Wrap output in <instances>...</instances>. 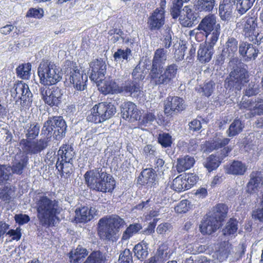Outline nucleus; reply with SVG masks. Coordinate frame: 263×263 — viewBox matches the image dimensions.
<instances>
[{
	"mask_svg": "<svg viewBox=\"0 0 263 263\" xmlns=\"http://www.w3.org/2000/svg\"><path fill=\"white\" fill-rule=\"evenodd\" d=\"M14 219L19 225H23L28 223L30 221V218L28 215L18 214L15 215Z\"/></svg>",
	"mask_w": 263,
	"mask_h": 263,
	"instance_id": "obj_62",
	"label": "nucleus"
},
{
	"mask_svg": "<svg viewBox=\"0 0 263 263\" xmlns=\"http://www.w3.org/2000/svg\"><path fill=\"white\" fill-rule=\"evenodd\" d=\"M116 112V106L108 100L96 104L90 110L87 119L89 122L100 123L111 118Z\"/></svg>",
	"mask_w": 263,
	"mask_h": 263,
	"instance_id": "obj_6",
	"label": "nucleus"
},
{
	"mask_svg": "<svg viewBox=\"0 0 263 263\" xmlns=\"http://www.w3.org/2000/svg\"><path fill=\"white\" fill-rule=\"evenodd\" d=\"M196 20V14L189 6H185L182 10L179 18L180 24L183 27H190Z\"/></svg>",
	"mask_w": 263,
	"mask_h": 263,
	"instance_id": "obj_24",
	"label": "nucleus"
},
{
	"mask_svg": "<svg viewBox=\"0 0 263 263\" xmlns=\"http://www.w3.org/2000/svg\"><path fill=\"white\" fill-rule=\"evenodd\" d=\"M132 77L134 79L136 80H143L145 76L143 72V70L140 66L137 65L135 69L133 70L132 72Z\"/></svg>",
	"mask_w": 263,
	"mask_h": 263,
	"instance_id": "obj_64",
	"label": "nucleus"
},
{
	"mask_svg": "<svg viewBox=\"0 0 263 263\" xmlns=\"http://www.w3.org/2000/svg\"><path fill=\"white\" fill-rule=\"evenodd\" d=\"M56 167L59 171H61L63 174H65L69 176L72 172V162H62V161H60L59 158L56 163Z\"/></svg>",
	"mask_w": 263,
	"mask_h": 263,
	"instance_id": "obj_46",
	"label": "nucleus"
},
{
	"mask_svg": "<svg viewBox=\"0 0 263 263\" xmlns=\"http://www.w3.org/2000/svg\"><path fill=\"white\" fill-rule=\"evenodd\" d=\"M187 186L185 179H184L182 175H180L174 179L172 185V189L178 192L188 190Z\"/></svg>",
	"mask_w": 263,
	"mask_h": 263,
	"instance_id": "obj_45",
	"label": "nucleus"
},
{
	"mask_svg": "<svg viewBox=\"0 0 263 263\" xmlns=\"http://www.w3.org/2000/svg\"><path fill=\"white\" fill-rule=\"evenodd\" d=\"M31 64L30 63L22 64L16 69L17 76L24 80L29 79L31 74Z\"/></svg>",
	"mask_w": 263,
	"mask_h": 263,
	"instance_id": "obj_39",
	"label": "nucleus"
},
{
	"mask_svg": "<svg viewBox=\"0 0 263 263\" xmlns=\"http://www.w3.org/2000/svg\"><path fill=\"white\" fill-rule=\"evenodd\" d=\"M214 89L215 83L212 81L205 82L204 86L201 88L202 92L206 97L210 96L213 92Z\"/></svg>",
	"mask_w": 263,
	"mask_h": 263,
	"instance_id": "obj_58",
	"label": "nucleus"
},
{
	"mask_svg": "<svg viewBox=\"0 0 263 263\" xmlns=\"http://www.w3.org/2000/svg\"><path fill=\"white\" fill-rule=\"evenodd\" d=\"M91 72L89 78L95 83H98L104 78L106 71L105 62L102 59H97L90 64Z\"/></svg>",
	"mask_w": 263,
	"mask_h": 263,
	"instance_id": "obj_14",
	"label": "nucleus"
},
{
	"mask_svg": "<svg viewBox=\"0 0 263 263\" xmlns=\"http://www.w3.org/2000/svg\"><path fill=\"white\" fill-rule=\"evenodd\" d=\"M247 170L246 165L239 161H234L226 168L227 173L233 175H243Z\"/></svg>",
	"mask_w": 263,
	"mask_h": 263,
	"instance_id": "obj_30",
	"label": "nucleus"
},
{
	"mask_svg": "<svg viewBox=\"0 0 263 263\" xmlns=\"http://www.w3.org/2000/svg\"><path fill=\"white\" fill-rule=\"evenodd\" d=\"M261 84L262 86L260 88L263 91V77L261 79ZM241 108L248 109L252 111V114L254 115L263 114V97L260 94L255 101L252 100L243 101L241 105Z\"/></svg>",
	"mask_w": 263,
	"mask_h": 263,
	"instance_id": "obj_19",
	"label": "nucleus"
},
{
	"mask_svg": "<svg viewBox=\"0 0 263 263\" xmlns=\"http://www.w3.org/2000/svg\"><path fill=\"white\" fill-rule=\"evenodd\" d=\"M235 3L233 0H223L219 6V14L223 21L229 20L234 9Z\"/></svg>",
	"mask_w": 263,
	"mask_h": 263,
	"instance_id": "obj_25",
	"label": "nucleus"
},
{
	"mask_svg": "<svg viewBox=\"0 0 263 263\" xmlns=\"http://www.w3.org/2000/svg\"><path fill=\"white\" fill-rule=\"evenodd\" d=\"M37 74L40 83L44 86L56 84L62 78V73L59 67L52 62L42 60L38 67Z\"/></svg>",
	"mask_w": 263,
	"mask_h": 263,
	"instance_id": "obj_5",
	"label": "nucleus"
},
{
	"mask_svg": "<svg viewBox=\"0 0 263 263\" xmlns=\"http://www.w3.org/2000/svg\"><path fill=\"white\" fill-rule=\"evenodd\" d=\"M194 157L186 155L177 159L176 169L178 173L190 169L195 163Z\"/></svg>",
	"mask_w": 263,
	"mask_h": 263,
	"instance_id": "obj_31",
	"label": "nucleus"
},
{
	"mask_svg": "<svg viewBox=\"0 0 263 263\" xmlns=\"http://www.w3.org/2000/svg\"><path fill=\"white\" fill-rule=\"evenodd\" d=\"M243 31L246 37L254 44H258L263 38V33L257 29V19L255 17L246 16L243 19Z\"/></svg>",
	"mask_w": 263,
	"mask_h": 263,
	"instance_id": "obj_10",
	"label": "nucleus"
},
{
	"mask_svg": "<svg viewBox=\"0 0 263 263\" xmlns=\"http://www.w3.org/2000/svg\"><path fill=\"white\" fill-rule=\"evenodd\" d=\"M142 228V226L140 223L130 224L124 231L122 239L125 241L128 240L134 235L137 234Z\"/></svg>",
	"mask_w": 263,
	"mask_h": 263,
	"instance_id": "obj_42",
	"label": "nucleus"
},
{
	"mask_svg": "<svg viewBox=\"0 0 263 263\" xmlns=\"http://www.w3.org/2000/svg\"><path fill=\"white\" fill-rule=\"evenodd\" d=\"M164 111L165 114L170 115L174 112H179L185 109L184 100L178 97H169L165 101Z\"/></svg>",
	"mask_w": 263,
	"mask_h": 263,
	"instance_id": "obj_15",
	"label": "nucleus"
},
{
	"mask_svg": "<svg viewBox=\"0 0 263 263\" xmlns=\"http://www.w3.org/2000/svg\"><path fill=\"white\" fill-rule=\"evenodd\" d=\"M11 96L14 98H17L16 102L20 101L23 105L29 106L32 102V93L30 91L28 85L19 81L15 84L13 90L11 91Z\"/></svg>",
	"mask_w": 263,
	"mask_h": 263,
	"instance_id": "obj_11",
	"label": "nucleus"
},
{
	"mask_svg": "<svg viewBox=\"0 0 263 263\" xmlns=\"http://www.w3.org/2000/svg\"><path fill=\"white\" fill-rule=\"evenodd\" d=\"M69 80L70 82L73 84L74 88L82 91L84 90L86 87L87 76L85 74L81 73L79 70L74 68L70 70Z\"/></svg>",
	"mask_w": 263,
	"mask_h": 263,
	"instance_id": "obj_20",
	"label": "nucleus"
},
{
	"mask_svg": "<svg viewBox=\"0 0 263 263\" xmlns=\"http://www.w3.org/2000/svg\"><path fill=\"white\" fill-rule=\"evenodd\" d=\"M44 11L42 9H30L27 13V17H34L37 18H41L43 15Z\"/></svg>",
	"mask_w": 263,
	"mask_h": 263,
	"instance_id": "obj_59",
	"label": "nucleus"
},
{
	"mask_svg": "<svg viewBox=\"0 0 263 263\" xmlns=\"http://www.w3.org/2000/svg\"><path fill=\"white\" fill-rule=\"evenodd\" d=\"M244 127V123L240 120L235 119L227 131L228 136L232 137L238 135L242 131Z\"/></svg>",
	"mask_w": 263,
	"mask_h": 263,
	"instance_id": "obj_35",
	"label": "nucleus"
},
{
	"mask_svg": "<svg viewBox=\"0 0 263 263\" xmlns=\"http://www.w3.org/2000/svg\"><path fill=\"white\" fill-rule=\"evenodd\" d=\"M88 254L87 250L79 245L68 253L69 261L70 263H81Z\"/></svg>",
	"mask_w": 263,
	"mask_h": 263,
	"instance_id": "obj_27",
	"label": "nucleus"
},
{
	"mask_svg": "<svg viewBox=\"0 0 263 263\" xmlns=\"http://www.w3.org/2000/svg\"><path fill=\"white\" fill-rule=\"evenodd\" d=\"M248 73L245 68L237 67L231 71L225 81V87L235 92L239 91L242 86L249 81Z\"/></svg>",
	"mask_w": 263,
	"mask_h": 263,
	"instance_id": "obj_9",
	"label": "nucleus"
},
{
	"mask_svg": "<svg viewBox=\"0 0 263 263\" xmlns=\"http://www.w3.org/2000/svg\"><path fill=\"white\" fill-rule=\"evenodd\" d=\"M183 176L184 179H185L186 185L187 186V189H191L194 185H195L198 180V177L196 174H187Z\"/></svg>",
	"mask_w": 263,
	"mask_h": 263,
	"instance_id": "obj_57",
	"label": "nucleus"
},
{
	"mask_svg": "<svg viewBox=\"0 0 263 263\" xmlns=\"http://www.w3.org/2000/svg\"><path fill=\"white\" fill-rule=\"evenodd\" d=\"M183 5L179 3V2H175L174 0L173 3V6L171 9V15L174 19L179 17L180 14L182 13V7Z\"/></svg>",
	"mask_w": 263,
	"mask_h": 263,
	"instance_id": "obj_54",
	"label": "nucleus"
},
{
	"mask_svg": "<svg viewBox=\"0 0 263 263\" xmlns=\"http://www.w3.org/2000/svg\"><path fill=\"white\" fill-rule=\"evenodd\" d=\"M119 261L120 263H133V256L129 249H125L119 256Z\"/></svg>",
	"mask_w": 263,
	"mask_h": 263,
	"instance_id": "obj_56",
	"label": "nucleus"
},
{
	"mask_svg": "<svg viewBox=\"0 0 263 263\" xmlns=\"http://www.w3.org/2000/svg\"><path fill=\"white\" fill-rule=\"evenodd\" d=\"M215 5V0H197L196 7L199 11H211Z\"/></svg>",
	"mask_w": 263,
	"mask_h": 263,
	"instance_id": "obj_44",
	"label": "nucleus"
},
{
	"mask_svg": "<svg viewBox=\"0 0 263 263\" xmlns=\"http://www.w3.org/2000/svg\"><path fill=\"white\" fill-rule=\"evenodd\" d=\"M188 202L186 200L181 201L175 208V211L178 213H185L188 211Z\"/></svg>",
	"mask_w": 263,
	"mask_h": 263,
	"instance_id": "obj_63",
	"label": "nucleus"
},
{
	"mask_svg": "<svg viewBox=\"0 0 263 263\" xmlns=\"http://www.w3.org/2000/svg\"><path fill=\"white\" fill-rule=\"evenodd\" d=\"M255 0H233L240 15L245 14L253 5Z\"/></svg>",
	"mask_w": 263,
	"mask_h": 263,
	"instance_id": "obj_38",
	"label": "nucleus"
},
{
	"mask_svg": "<svg viewBox=\"0 0 263 263\" xmlns=\"http://www.w3.org/2000/svg\"><path fill=\"white\" fill-rule=\"evenodd\" d=\"M96 83L99 91L104 95L122 93L121 86H119L113 80L109 79H103V78L102 80Z\"/></svg>",
	"mask_w": 263,
	"mask_h": 263,
	"instance_id": "obj_18",
	"label": "nucleus"
},
{
	"mask_svg": "<svg viewBox=\"0 0 263 263\" xmlns=\"http://www.w3.org/2000/svg\"><path fill=\"white\" fill-rule=\"evenodd\" d=\"M229 141L230 139L228 138L216 137L211 143V148L213 149L221 148L228 144Z\"/></svg>",
	"mask_w": 263,
	"mask_h": 263,
	"instance_id": "obj_53",
	"label": "nucleus"
},
{
	"mask_svg": "<svg viewBox=\"0 0 263 263\" xmlns=\"http://www.w3.org/2000/svg\"><path fill=\"white\" fill-rule=\"evenodd\" d=\"M67 125L61 116L49 117L44 123L42 129V134L47 137L53 134L57 140H60L65 136Z\"/></svg>",
	"mask_w": 263,
	"mask_h": 263,
	"instance_id": "obj_7",
	"label": "nucleus"
},
{
	"mask_svg": "<svg viewBox=\"0 0 263 263\" xmlns=\"http://www.w3.org/2000/svg\"><path fill=\"white\" fill-rule=\"evenodd\" d=\"M84 178L86 184L90 189L102 193L112 192L116 185L112 177L103 172L102 169L87 171Z\"/></svg>",
	"mask_w": 263,
	"mask_h": 263,
	"instance_id": "obj_3",
	"label": "nucleus"
},
{
	"mask_svg": "<svg viewBox=\"0 0 263 263\" xmlns=\"http://www.w3.org/2000/svg\"><path fill=\"white\" fill-rule=\"evenodd\" d=\"M155 171L152 168L144 170L139 177L138 182L141 185H144L148 183H153L156 177Z\"/></svg>",
	"mask_w": 263,
	"mask_h": 263,
	"instance_id": "obj_33",
	"label": "nucleus"
},
{
	"mask_svg": "<svg viewBox=\"0 0 263 263\" xmlns=\"http://www.w3.org/2000/svg\"><path fill=\"white\" fill-rule=\"evenodd\" d=\"M121 111L122 118L126 120L132 119L139 120L141 116V112L138 109L137 106L130 101L122 104Z\"/></svg>",
	"mask_w": 263,
	"mask_h": 263,
	"instance_id": "obj_17",
	"label": "nucleus"
},
{
	"mask_svg": "<svg viewBox=\"0 0 263 263\" xmlns=\"http://www.w3.org/2000/svg\"><path fill=\"white\" fill-rule=\"evenodd\" d=\"M172 229V225L169 223L165 222L158 225L157 228V232L160 234H164L170 232Z\"/></svg>",
	"mask_w": 263,
	"mask_h": 263,
	"instance_id": "obj_61",
	"label": "nucleus"
},
{
	"mask_svg": "<svg viewBox=\"0 0 263 263\" xmlns=\"http://www.w3.org/2000/svg\"><path fill=\"white\" fill-rule=\"evenodd\" d=\"M166 59V50L163 48H159L155 51L149 73L151 82L155 85H169L176 77L178 71L176 64H172L163 68V65Z\"/></svg>",
	"mask_w": 263,
	"mask_h": 263,
	"instance_id": "obj_1",
	"label": "nucleus"
},
{
	"mask_svg": "<svg viewBox=\"0 0 263 263\" xmlns=\"http://www.w3.org/2000/svg\"><path fill=\"white\" fill-rule=\"evenodd\" d=\"M148 244L143 241L137 244L133 249L135 256L142 261L145 259L148 254Z\"/></svg>",
	"mask_w": 263,
	"mask_h": 263,
	"instance_id": "obj_34",
	"label": "nucleus"
},
{
	"mask_svg": "<svg viewBox=\"0 0 263 263\" xmlns=\"http://www.w3.org/2000/svg\"><path fill=\"white\" fill-rule=\"evenodd\" d=\"M246 51V54L244 55L243 57L246 58L248 60H251L252 58L255 59L257 57L258 50L252 44H249Z\"/></svg>",
	"mask_w": 263,
	"mask_h": 263,
	"instance_id": "obj_60",
	"label": "nucleus"
},
{
	"mask_svg": "<svg viewBox=\"0 0 263 263\" xmlns=\"http://www.w3.org/2000/svg\"><path fill=\"white\" fill-rule=\"evenodd\" d=\"M105 255L100 251H93L83 263H104Z\"/></svg>",
	"mask_w": 263,
	"mask_h": 263,
	"instance_id": "obj_43",
	"label": "nucleus"
},
{
	"mask_svg": "<svg viewBox=\"0 0 263 263\" xmlns=\"http://www.w3.org/2000/svg\"><path fill=\"white\" fill-rule=\"evenodd\" d=\"M205 32L199 29H198V26L194 30L191 31L190 35L191 36H194L195 39L198 42H201L204 40L205 37L208 40V43H209V38L210 35L208 33H204Z\"/></svg>",
	"mask_w": 263,
	"mask_h": 263,
	"instance_id": "obj_52",
	"label": "nucleus"
},
{
	"mask_svg": "<svg viewBox=\"0 0 263 263\" xmlns=\"http://www.w3.org/2000/svg\"><path fill=\"white\" fill-rule=\"evenodd\" d=\"M39 132L40 126L37 123L30 124L26 128L25 132L26 137L27 139L33 140L39 135Z\"/></svg>",
	"mask_w": 263,
	"mask_h": 263,
	"instance_id": "obj_49",
	"label": "nucleus"
},
{
	"mask_svg": "<svg viewBox=\"0 0 263 263\" xmlns=\"http://www.w3.org/2000/svg\"><path fill=\"white\" fill-rule=\"evenodd\" d=\"M198 29L203 30L210 35L209 43L215 45L219 37L220 24L217 21V17L213 14H209L204 17L198 25Z\"/></svg>",
	"mask_w": 263,
	"mask_h": 263,
	"instance_id": "obj_8",
	"label": "nucleus"
},
{
	"mask_svg": "<svg viewBox=\"0 0 263 263\" xmlns=\"http://www.w3.org/2000/svg\"><path fill=\"white\" fill-rule=\"evenodd\" d=\"M122 92L125 95L138 98L142 95V88L140 84L136 81H127L125 82L123 86H121Z\"/></svg>",
	"mask_w": 263,
	"mask_h": 263,
	"instance_id": "obj_21",
	"label": "nucleus"
},
{
	"mask_svg": "<svg viewBox=\"0 0 263 263\" xmlns=\"http://www.w3.org/2000/svg\"><path fill=\"white\" fill-rule=\"evenodd\" d=\"M227 212L228 207L226 205L223 203H219L215 207L214 213L211 216L218 219L221 223V221L227 216Z\"/></svg>",
	"mask_w": 263,
	"mask_h": 263,
	"instance_id": "obj_40",
	"label": "nucleus"
},
{
	"mask_svg": "<svg viewBox=\"0 0 263 263\" xmlns=\"http://www.w3.org/2000/svg\"><path fill=\"white\" fill-rule=\"evenodd\" d=\"M261 92L260 88L257 84L255 82H251L249 83L247 88L245 91V95L250 97L253 95H256Z\"/></svg>",
	"mask_w": 263,
	"mask_h": 263,
	"instance_id": "obj_55",
	"label": "nucleus"
},
{
	"mask_svg": "<svg viewBox=\"0 0 263 263\" xmlns=\"http://www.w3.org/2000/svg\"><path fill=\"white\" fill-rule=\"evenodd\" d=\"M132 55V52L130 49L126 48L125 50L119 49L114 54L115 61L118 62L121 60H128L129 56Z\"/></svg>",
	"mask_w": 263,
	"mask_h": 263,
	"instance_id": "obj_50",
	"label": "nucleus"
},
{
	"mask_svg": "<svg viewBox=\"0 0 263 263\" xmlns=\"http://www.w3.org/2000/svg\"><path fill=\"white\" fill-rule=\"evenodd\" d=\"M209 44V46L200 45L197 53L198 59L202 63L209 62L213 54V46Z\"/></svg>",
	"mask_w": 263,
	"mask_h": 263,
	"instance_id": "obj_28",
	"label": "nucleus"
},
{
	"mask_svg": "<svg viewBox=\"0 0 263 263\" xmlns=\"http://www.w3.org/2000/svg\"><path fill=\"white\" fill-rule=\"evenodd\" d=\"M219 164L220 161L218 157L211 155L206 158L204 162V166L210 172L216 170L219 166Z\"/></svg>",
	"mask_w": 263,
	"mask_h": 263,
	"instance_id": "obj_47",
	"label": "nucleus"
},
{
	"mask_svg": "<svg viewBox=\"0 0 263 263\" xmlns=\"http://www.w3.org/2000/svg\"><path fill=\"white\" fill-rule=\"evenodd\" d=\"M220 221L212 216H209L200 225V232L203 234H211L221 226Z\"/></svg>",
	"mask_w": 263,
	"mask_h": 263,
	"instance_id": "obj_22",
	"label": "nucleus"
},
{
	"mask_svg": "<svg viewBox=\"0 0 263 263\" xmlns=\"http://www.w3.org/2000/svg\"><path fill=\"white\" fill-rule=\"evenodd\" d=\"M158 141L163 147H170L173 142L172 136L165 133L159 134Z\"/></svg>",
	"mask_w": 263,
	"mask_h": 263,
	"instance_id": "obj_51",
	"label": "nucleus"
},
{
	"mask_svg": "<svg viewBox=\"0 0 263 263\" xmlns=\"http://www.w3.org/2000/svg\"><path fill=\"white\" fill-rule=\"evenodd\" d=\"M14 195V190L11 186H5L0 191V199L9 203Z\"/></svg>",
	"mask_w": 263,
	"mask_h": 263,
	"instance_id": "obj_48",
	"label": "nucleus"
},
{
	"mask_svg": "<svg viewBox=\"0 0 263 263\" xmlns=\"http://www.w3.org/2000/svg\"><path fill=\"white\" fill-rule=\"evenodd\" d=\"M34 201L40 224L46 228L54 226L55 220L58 219L57 215L62 210L58 201L49 198L45 193H38Z\"/></svg>",
	"mask_w": 263,
	"mask_h": 263,
	"instance_id": "obj_2",
	"label": "nucleus"
},
{
	"mask_svg": "<svg viewBox=\"0 0 263 263\" xmlns=\"http://www.w3.org/2000/svg\"><path fill=\"white\" fill-rule=\"evenodd\" d=\"M42 98L45 103L53 107H58L61 103L63 91L58 87H42L40 88Z\"/></svg>",
	"mask_w": 263,
	"mask_h": 263,
	"instance_id": "obj_12",
	"label": "nucleus"
},
{
	"mask_svg": "<svg viewBox=\"0 0 263 263\" xmlns=\"http://www.w3.org/2000/svg\"><path fill=\"white\" fill-rule=\"evenodd\" d=\"M164 23L165 14L162 10H155L148 19V24L151 30H159Z\"/></svg>",
	"mask_w": 263,
	"mask_h": 263,
	"instance_id": "obj_23",
	"label": "nucleus"
},
{
	"mask_svg": "<svg viewBox=\"0 0 263 263\" xmlns=\"http://www.w3.org/2000/svg\"><path fill=\"white\" fill-rule=\"evenodd\" d=\"M13 175L10 166L0 165V184L6 183L12 180Z\"/></svg>",
	"mask_w": 263,
	"mask_h": 263,
	"instance_id": "obj_41",
	"label": "nucleus"
},
{
	"mask_svg": "<svg viewBox=\"0 0 263 263\" xmlns=\"http://www.w3.org/2000/svg\"><path fill=\"white\" fill-rule=\"evenodd\" d=\"M97 215V210L95 208L81 206L75 210V220L77 222H87L92 219Z\"/></svg>",
	"mask_w": 263,
	"mask_h": 263,
	"instance_id": "obj_16",
	"label": "nucleus"
},
{
	"mask_svg": "<svg viewBox=\"0 0 263 263\" xmlns=\"http://www.w3.org/2000/svg\"><path fill=\"white\" fill-rule=\"evenodd\" d=\"M238 50V42L234 37H229L222 50V55L225 57L232 58L234 57Z\"/></svg>",
	"mask_w": 263,
	"mask_h": 263,
	"instance_id": "obj_29",
	"label": "nucleus"
},
{
	"mask_svg": "<svg viewBox=\"0 0 263 263\" xmlns=\"http://www.w3.org/2000/svg\"><path fill=\"white\" fill-rule=\"evenodd\" d=\"M23 152L26 155H32L37 154L47 146V141L45 139L36 140L23 139L20 142Z\"/></svg>",
	"mask_w": 263,
	"mask_h": 263,
	"instance_id": "obj_13",
	"label": "nucleus"
},
{
	"mask_svg": "<svg viewBox=\"0 0 263 263\" xmlns=\"http://www.w3.org/2000/svg\"><path fill=\"white\" fill-rule=\"evenodd\" d=\"M124 223V220L117 215L102 218L99 221L98 234L104 240L115 241L118 238L120 228Z\"/></svg>",
	"mask_w": 263,
	"mask_h": 263,
	"instance_id": "obj_4",
	"label": "nucleus"
},
{
	"mask_svg": "<svg viewBox=\"0 0 263 263\" xmlns=\"http://www.w3.org/2000/svg\"><path fill=\"white\" fill-rule=\"evenodd\" d=\"M262 184V173L253 171L250 174V180L247 184V191L251 194L256 193Z\"/></svg>",
	"mask_w": 263,
	"mask_h": 263,
	"instance_id": "obj_26",
	"label": "nucleus"
},
{
	"mask_svg": "<svg viewBox=\"0 0 263 263\" xmlns=\"http://www.w3.org/2000/svg\"><path fill=\"white\" fill-rule=\"evenodd\" d=\"M238 229V222L236 219H230L222 230L223 234L227 236H235Z\"/></svg>",
	"mask_w": 263,
	"mask_h": 263,
	"instance_id": "obj_37",
	"label": "nucleus"
},
{
	"mask_svg": "<svg viewBox=\"0 0 263 263\" xmlns=\"http://www.w3.org/2000/svg\"><path fill=\"white\" fill-rule=\"evenodd\" d=\"M28 157L25 155H23L21 159L16 161L12 166L11 167L12 173L17 175L22 174L24 168L28 163Z\"/></svg>",
	"mask_w": 263,
	"mask_h": 263,
	"instance_id": "obj_36",
	"label": "nucleus"
},
{
	"mask_svg": "<svg viewBox=\"0 0 263 263\" xmlns=\"http://www.w3.org/2000/svg\"><path fill=\"white\" fill-rule=\"evenodd\" d=\"M60 161L64 162H72L74 152L72 146L68 144L63 145L58 152Z\"/></svg>",
	"mask_w": 263,
	"mask_h": 263,
	"instance_id": "obj_32",
	"label": "nucleus"
}]
</instances>
